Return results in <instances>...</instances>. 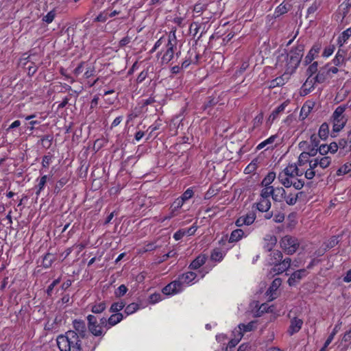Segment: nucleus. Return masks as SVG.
<instances>
[{
	"instance_id": "1",
	"label": "nucleus",
	"mask_w": 351,
	"mask_h": 351,
	"mask_svg": "<svg viewBox=\"0 0 351 351\" xmlns=\"http://www.w3.org/2000/svg\"><path fill=\"white\" fill-rule=\"evenodd\" d=\"M304 49V45L300 44L293 48L289 53H281L278 57L277 64L286 68L283 76L291 75L295 71L301 62Z\"/></svg>"
},
{
	"instance_id": "2",
	"label": "nucleus",
	"mask_w": 351,
	"mask_h": 351,
	"mask_svg": "<svg viewBox=\"0 0 351 351\" xmlns=\"http://www.w3.org/2000/svg\"><path fill=\"white\" fill-rule=\"evenodd\" d=\"M87 321L89 332L95 337H103L106 334L104 328L106 330L111 328V326L108 325V319L104 317H101L99 319V323H98L95 315H88L87 316Z\"/></svg>"
},
{
	"instance_id": "3",
	"label": "nucleus",
	"mask_w": 351,
	"mask_h": 351,
	"mask_svg": "<svg viewBox=\"0 0 351 351\" xmlns=\"http://www.w3.org/2000/svg\"><path fill=\"white\" fill-rule=\"evenodd\" d=\"M176 46L177 39L176 33L175 32H171L168 37V42L166 45V51L161 58L162 64H168L173 58Z\"/></svg>"
},
{
	"instance_id": "4",
	"label": "nucleus",
	"mask_w": 351,
	"mask_h": 351,
	"mask_svg": "<svg viewBox=\"0 0 351 351\" xmlns=\"http://www.w3.org/2000/svg\"><path fill=\"white\" fill-rule=\"evenodd\" d=\"M280 247L287 254H294L300 246V242L295 237L287 235L282 238Z\"/></svg>"
},
{
	"instance_id": "5",
	"label": "nucleus",
	"mask_w": 351,
	"mask_h": 351,
	"mask_svg": "<svg viewBox=\"0 0 351 351\" xmlns=\"http://www.w3.org/2000/svg\"><path fill=\"white\" fill-rule=\"evenodd\" d=\"M346 106H338L332 114L333 132H339L346 125V118L343 115Z\"/></svg>"
},
{
	"instance_id": "6",
	"label": "nucleus",
	"mask_w": 351,
	"mask_h": 351,
	"mask_svg": "<svg viewBox=\"0 0 351 351\" xmlns=\"http://www.w3.org/2000/svg\"><path fill=\"white\" fill-rule=\"evenodd\" d=\"M328 71V65L320 68L317 72V74L315 77H312V79H310L309 77L307 78L305 83L304 84V86H308L310 90L313 88L315 83L321 84L324 82L329 76Z\"/></svg>"
},
{
	"instance_id": "7",
	"label": "nucleus",
	"mask_w": 351,
	"mask_h": 351,
	"mask_svg": "<svg viewBox=\"0 0 351 351\" xmlns=\"http://www.w3.org/2000/svg\"><path fill=\"white\" fill-rule=\"evenodd\" d=\"M319 144V136L317 134H313L310 136L309 141H303L299 143L298 147L301 150L311 152L313 149L315 155L318 152V146Z\"/></svg>"
},
{
	"instance_id": "8",
	"label": "nucleus",
	"mask_w": 351,
	"mask_h": 351,
	"mask_svg": "<svg viewBox=\"0 0 351 351\" xmlns=\"http://www.w3.org/2000/svg\"><path fill=\"white\" fill-rule=\"evenodd\" d=\"M351 0H345L339 6L336 14L337 21H343L346 16L350 11Z\"/></svg>"
},
{
	"instance_id": "9",
	"label": "nucleus",
	"mask_w": 351,
	"mask_h": 351,
	"mask_svg": "<svg viewBox=\"0 0 351 351\" xmlns=\"http://www.w3.org/2000/svg\"><path fill=\"white\" fill-rule=\"evenodd\" d=\"M182 286L179 280H176L162 289V293L165 295H174L182 290Z\"/></svg>"
},
{
	"instance_id": "10",
	"label": "nucleus",
	"mask_w": 351,
	"mask_h": 351,
	"mask_svg": "<svg viewBox=\"0 0 351 351\" xmlns=\"http://www.w3.org/2000/svg\"><path fill=\"white\" fill-rule=\"evenodd\" d=\"M255 219V213L250 212L245 215H243L238 218L235 222V224L238 227L243 226V225L250 226L254 223Z\"/></svg>"
},
{
	"instance_id": "11",
	"label": "nucleus",
	"mask_w": 351,
	"mask_h": 351,
	"mask_svg": "<svg viewBox=\"0 0 351 351\" xmlns=\"http://www.w3.org/2000/svg\"><path fill=\"white\" fill-rule=\"evenodd\" d=\"M291 260L290 258H286L283 261L274 264L273 271L277 274H280L287 271L291 267Z\"/></svg>"
},
{
	"instance_id": "12",
	"label": "nucleus",
	"mask_w": 351,
	"mask_h": 351,
	"mask_svg": "<svg viewBox=\"0 0 351 351\" xmlns=\"http://www.w3.org/2000/svg\"><path fill=\"white\" fill-rule=\"evenodd\" d=\"M308 272L305 269L294 271L288 279L289 285L290 286L295 285L301 279L306 276Z\"/></svg>"
},
{
	"instance_id": "13",
	"label": "nucleus",
	"mask_w": 351,
	"mask_h": 351,
	"mask_svg": "<svg viewBox=\"0 0 351 351\" xmlns=\"http://www.w3.org/2000/svg\"><path fill=\"white\" fill-rule=\"evenodd\" d=\"M303 325V321L301 319H299L296 317L291 319L290 326L288 329V333L290 335H293L295 333H297L302 328Z\"/></svg>"
},
{
	"instance_id": "14",
	"label": "nucleus",
	"mask_w": 351,
	"mask_h": 351,
	"mask_svg": "<svg viewBox=\"0 0 351 351\" xmlns=\"http://www.w3.org/2000/svg\"><path fill=\"white\" fill-rule=\"evenodd\" d=\"M65 335L69 343V346H70L71 351L73 347H75L80 343H81L80 337H78V335L77 334L76 332L73 330H69L65 333Z\"/></svg>"
},
{
	"instance_id": "15",
	"label": "nucleus",
	"mask_w": 351,
	"mask_h": 351,
	"mask_svg": "<svg viewBox=\"0 0 351 351\" xmlns=\"http://www.w3.org/2000/svg\"><path fill=\"white\" fill-rule=\"evenodd\" d=\"M74 331L77 332L79 337L84 338L86 335V326L85 322L82 320L73 321Z\"/></svg>"
},
{
	"instance_id": "16",
	"label": "nucleus",
	"mask_w": 351,
	"mask_h": 351,
	"mask_svg": "<svg viewBox=\"0 0 351 351\" xmlns=\"http://www.w3.org/2000/svg\"><path fill=\"white\" fill-rule=\"evenodd\" d=\"M265 244H264V249L266 251H271L273 247L276 245L277 242V239L274 235L272 234H266L265 238Z\"/></svg>"
},
{
	"instance_id": "17",
	"label": "nucleus",
	"mask_w": 351,
	"mask_h": 351,
	"mask_svg": "<svg viewBox=\"0 0 351 351\" xmlns=\"http://www.w3.org/2000/svg\"><path fill=\"white\" fill-rule=\"evenodd\" d=\"M196 277L197 274L195 273L193 271H189L180 276L178 277V280L181 283L182 286L183 287V285L184 284H190L193 280L195 279Z\"/></svg>"
},
{
	"instance_id": "18",
	"label": "nucleus",
	"mask_w": 351,
	"mask_h": 351,
	"mask_svg": "<svg viewBox=\"0 0 351 351\" xmlns=\"http://www.w3.org/2000/svg\"><path fill=\"white\" fill-rule=\"evenodd\" d=\"M339 236H333L328 241H327L324 245L325 247L323 250H319L318 252V256L324 254V253L330 248L334 247L339 241Z\"/></svg>"
},
{
	"instance_id": "19",
	"label": "nucleus",
	"mask_w": 351,
	"mask_h": 351,
	"mask_svg": "<svg viewBox=\"0 0 351 351\" xmlns=\"http://www.w3.org/2000/svg\"><path fill=\"white\" fill-rule=\"evenodd\" d=\"M311 156H315V152L313 149H311V151L309 152L308 151H303L299 156L298 158V166H303L305 165L306 162L309 163V158Z\"/></svg>"
},
{
	"instance_id": "20",
	"label": "nucleus",
	"mask_w": 351,
	"mask_h": 351,
	"mask_svg": "<svg viewBox=\"0 0 351 351\" xmlns=\"http://www.w3.org/2000/svg\"><path fill=\"white\" fill-rule=\"evenodd\" d=\"M286 191L282 187H273L272 199L275 202H280L285 197Z\"/></svg>"
},
{
	"instance_id": "21",
	"label": "nucleus",
	"mask_w": 351,
	"mask_h": 351,
	"mask_svg": "<svg viewBox=\"0 0 351 351\" xmlns=\"http://www.w3.org/2000/svg\"><path fill=\"white\" fill-rule=\"evenodd\" d=\"M57 344L60 351H71L66 335L58 337Z\"/></svg>"
},
{
	"instance_id": "22",
	"label": "nucleus",
	"mask_w": 351,
	"mask_h": 351,
	"mask_svg": "<svg viewBox=\"0 0 351 351\" xmlns=\"http://www.w3.org/2000/svg\"><path fill=\"white\" fill-rule=\"evenodd\" d=\"M278 180L280 183L283 185L286 188H289L292 186V180L293 178L289 177V176H286L282 172H280L278 176Z\"/></svg>"
},
{
	"instance_id": "23",
	"label": "nucleus",
	"mask_w": 351,
	"mask_h": 351,
	"mask_svg": "<svg viewBox=\"0 0 351 351\" xmlns=\"http://www.w3.org/2000/svg\"><path fill=\"white\" fill-rule=\"evenodd\" d=\"M319 51V47L317 46H314L312 49L308 51L306 57L304 60V63L305 65L310 64L315 58V57L318 54Z\"/></svg>"
},
{
	"instance_id": "24",
	"label": "nucleus",
	"mask_w": 351,
	"mask_h": 351,
	"mask_svg": "<svg viewBox=\"0 0 351 351\" xmlns=\"http://www.w3.org/2000/svg\"><path fill=\"white\" fill-rule=\"evenodd\" d=\"M206 261L205 255H199L189 265L191 269H197L203 265Z\"/></svg>"
},
{
	"instance_id": "25",
	"label": "nucleus",
	"mask_w": 351,
	"mask_h": 351,
	"mask_svg": "<svg viewBox=\"0 0 351 351\" xmlns=\"http://www.w3.org/2000/svg\"><path fill=\"white\" fill-rule=\"evenodd\" d=\"M297 171L298 165L296 164H291L285 168L281 172L294 179L295 178V175L298 174Z\"/></svg>"
},
{
	"instance_id": "26",
	"label": "nucleus",
	"mask_w": 351,
	"mask_h": 351,
	"mask_svg": "<svg viewBox=\"0 0 351 351\" xmlns=\"http://www.w3.org/2000/svg\"><path fill=\"white\" fill-rule=\"evenodd\" d=\"M244 237V232L241 229H236L233 230L230 236L229 242L234 243L241 240Z\"/></svg>"
},
{
	"instance_id": "27",
	"label": "nucleus",
	"mask_w": 351,
	"mask_h": 351,
	"mask_svg": "<svg viewBox=\"0 0 351 351\" xmlns=\"http://www.w3.org/2000/svg\"><path fill=\"white\" fill-rule=\"evenodd\" d=\"M317 159L318 164L319 165V168L322 169H324L329 167L331 164V158L327 156H319L316 157Z\"/></svg>"
},
{
	"instance_id": "28",
	"label": "nucleus",
	"mask_w": 351,
	"mask_h": 351,
	"mask_svg": "<svg viewBox=\"0 0 351 351\" xmlns=\"http://www.w3.org/2000/svg\"><path fill=\"white\" fill-rule=\"evenodd\" d=\"M289 104V101H286L285 102H283L282 104H281L280 106H278L276 108H275L273 112H271V114H270L269 116V119L274 121L275 119H276L278 117V116L279 115V114H280L281 112H282L285 108Z\"/></svg>"
},
{
	"instance_id": "29",
	"label": "nucleus",
	"mask_w": 351,
	"mask_h": 351,
	"mask_svg": "<svg viewBox=\"0 0 351 351\" xmlns=\"http://www.w3.org/2000/svg\"><path fill=\"white\" fill-rule=\"evenodd\" d=\"M351 344V328L347 330L343 335L341 340L340 346L344 349H347Z\"/></svg>"
},
{
	"instance_id": "30",
	"label": "nucleus",
	"mask_w": 351,
	"mask_h": 351,
	"mask_svg": "<svg viewBox=\"0 0 351 351\" xmlns=\"http://www.w3.org/2000/svg\"><path fill=\"white\" fill-rule=\"evenodd\" d=\"M271 208V202L269 199L261 198L257 204V209L261 212H267Z\"/></svg>"
},
{
	"instance_id": "31",
	"label": "nucleus",
	"mask_w": 351,
	"mask_h": 351,
	"mask_svg": "<svg viewBox=\"0 0 351 351\" xmlns=\"http://www.w3.org/2000/svg\"><path fill=\"white\" fill-rule=\"evenodd\" d=\"M106 308V303L104 301L96 302L91 305V311L95 314L101 313Z\"/></svg>"
},
{
	"instance_id": "32",
	"label": "nucleus",
	"mask_w": 351,
	"mask_h": 351,
	"mask_svg": "<svg viewBox=\"0 0 351 351\" xmlns=\"http://www.w3.org/2000/svg\"><path fill=\"white\" fill-rule=\"evenodd\" d=\"M108 319V325H110L112 328L123 320V315L122 313H113Z\"/></svg>"
},
{
	"instance_id": "33",
	"label": "nucleus",
	"mask_w": 351,
	"mask_h": 351,
	"mask_svg": "<svg viewBox=\"0 0 351 351\" xmlns=\"http://www.w3.org/2000/svg\"><path fill=\"white\" fill-rule=\"evenodd\" d=\"M276 178V174L274 171H270L267 173V175L263 178L261 182L262 186H271L270 184L275 180Z\"/></svg>"
},
{
	"instance_id": "34",
	"label": "nucleus",
	"mask_w": 351,
	"mask_h": 351,
	"mask_svg": "<svg viewBox=\"0 0 351 351\" xmlns=\"http://www.w3.org/2000/svg\"><path fill=\"white\" fill-rule=\"evenodd\" d=\"M346 56V52L342 49H339L333 62L336 66H339L344 62L345 58Z\"/></svg>"
},
{
	"instance_id": "35",
	"label": "nucleus",
	"mask_w": 351,
	"mask_h": 351,
	"mask_svg": "<svg viewBox=\"0 0 351 351\" xmlns=\"http://www.w3.org/2000/svg\"><path fill=\"white\" fill-rule=\"evenodd\" d=\"M328 125L326 123H324L321 125L317 135L319 136V140L320 141V139H326L328 137Z\"/></svg>"
},
{
	"instance_id": "36",
	"label": "nucleus",
	"mask_w": 351,
	"mask_h": 351,
	"mask_svg": "<svg viewBox=\"0 0 351 351\" xmlns=\"http://www.w3.org/2000/svg\"><path fill=\"white\" fill-rule=\"evenodd\" d=\"M289 10V5L287 3H281L280 4L276 9L274 12V17L277 18L288 12Z\"/></svg>"
},
{
	"instance_id": "37",
	"label": "nucleus",
	"mask_w": 351,
	"mask_h": 351,
	"mask_svg": "<svg viewBox=\"0 0 351 351\" xmlns=\"http://www.w3.org/2000/svg\"><path fill=\"white\" fill-rule=\"evenodd\" d=\"M254 328H255V323L254 322H249L247 324H240L239 325V330H236L234 332L239 333V332H240L243 334V332H245L252 331Z\"/></svg>"
},
{
	"instance_id": "38",
	"label": "nucleus",
	"mask_w": 351,
	"mask_h": 351,
	"mask_svg": "<svg viewBox=\"0 0 351 351\" xmlns=\"http://www.w3.org/2000/svg\"><path fill=\"white\" fill-rule=\"evenodd\" d=\"M351 36V27L343 31L338 38V44L342 46Z\"/></svg>"
},
{
	"instance_id": "39",
	"label": "nucleus",
	"mask_w": 351,
	"mask_h": 351,
	"mask_svg": "<svg viewBox=\"0 0 351 351\" xmlns=\"http://www.w3.org/2000/svg\"><path fill=\"white\" fill-rule=\"evenodd\" d=\"M125 306V302L123 301H120L118 302H114L112 304L110 308V312L113 313H120L119 311H121L123 308Z\"/></svg>"
},
{
	"instance_id": "40",
	"label": "nucleus",
	"mask_w": 351,
	"mask_h": 351,
	"mask_svg": "<svg viewBox=\"0 0 351 351\" xmlns=\"http://www.w3.org/2000/svg\"><path fill=\"white\" fill-rule=\"evenodd\" d=\"M350 173L351 176V164L350 163H346L341 166L340 168H339L337 171L336 175L337 176H341L343 175H346Z\"/></svg>"
},
{
	"instance_id": "41",
	"label": "nucleus",
	"mask_w": 351,
	"mask_h": 351,
	"mask_svg": "<svg viewBox=\"0 0 351 351\" xmlns=\"http://www.w3.org/2000/svg\"><path fill=\"white\" fill-rule=\"evenodd\" d=\"M261 191V198L269 199V197H272L273 186H263Z\"/></svg>"
},
{
	"instance_id": "42",
	"label": "nucleus",
	"mask_w": 351,
	"mask_h": 351,
	"mask_svg": "<svg viewBox=\"0 0 351 351\" xmlns=\"http://www.w3.org/2000/svg\"><path fill=\"white\" fill-rule=\"evenodd\" d=\"M223 253L219 249H215L211 253L210 258L213 261L220 262L223 258Z\"/></svg>"
},
{
	"instance_id": "43",
	"label": "nucleus",
	"mask_w": 351,
	"mask_h": 351,
	"mask_svg": "<svg viewBox=\"0 0 351 351\" xmlns=\"http://www.w3.org/2000/svg\"><path fill=\"white\" fill-rule=\"evenodd\" d=\"M54 261V257L51 254L47 253L45 255L43 260V266L45 268H49Z\"/></svg>"
},
{
	"instance_id": "44",
	"label": "nucleus",
	"mask_w": 351,
	"mask_h": 351,
	"mask_svg": "<svg viewBox=\"0 0 351 351\" xmlns=\"http://www.w3.org/2000/svg\"><path fill=\"white\" fill-rule=\"evenodd\" d=\"M313 104L312 103H306L302 106L301 111H300V117H302V119H305L308 113L311 112L312 108H313Z\"/></svg>"
},
{
	"instance_id": "45",
	"label": "nucleus",
	"mask_w": 351,
	"mask_h": 351,
	"mask_svg": "<svg viewBox=\"0 0 351 351\" xmlns=\"http://www.w3.org/2000/svg\"><path fill=\"white\" fill-rule=\"evenodd\" d=\"M218 103V99L216 98L209 97L205 102L203 106L204 110H208V112L210 113V109L215 106Z\"/></svg>"
},
{
	"instance_id": "46",
	"label": "nucleus",
	"mask_w": 351,
	"mask_h": 351,
	"mask_svg": "<svg viewBox=\"0 0 351 351\" xmlns=\"http://www.w3.org/2000/svg\"><path fill=\"white\" fill-rule=\"evenodd\" d=\"M277 137H278V136L276 135V134L271 136L267 139H266L264 141H263L261 143H259L258 145V146L256 147V149L260 150V149H263V147H265L267 145L273 144Z\"/></svg>"
},
{
	"instance_id": "47",
	"label": "nucleus",
	"mask_w": 351,
	"mask_h": 351,
	"mask_svg": "<svg viewBox=\"0 0 351 351\" xmlns=\"http://www.w3.org/2000/svg\"><path fill=\"white\" fill-rule=\"evenodd\" d=\"M138 308V304L133 302L125 306L124 313L126 314V315H130L135 313Z\"/></svg>"
},
{
	"instance_id": "48",
	"label": "nucleus",
	"mask_w": 351,
	"mask_h": 351,
	"mask_svg": "<svg viewBox=\"0 0 351 351\" xmlns=\"http://www.w3.org/2000/svg\"><path fill=\"white\" fill-rule=\"evenodd\" d=\"M298 195L299 193H297L296 195L290 193L287 195L285 194V197L283 199L285 200L286 203L288 205L292 206L296 204Z\"/></svg>"
},
{
	"instance_id": "49",
	"label": "nucleus",
	"mask_w": 351,
	"mask_h": 351,
	"mask_svg": "<svg viewBox=\"0 0 351 351\" xmlns=\"http://www.w3.org/2000/svg\"><path fill=\"white\" fill-rule=\"evenodd\" d=\"M56 15V11L55 9L51 10L46 15H45L43 17V21L47 23H51L53 19H55V16Z\"/></svg>"
},
{
	"instance_id": "50",
	"label": "nucleus",
	"mask_w": 351,
	"mask_h": 351,
	"mask_svg": "<svg viewBox=\"0 0 351 351\" xmlns=\"http://www.w3.org/2000/svg\"><path fill=\"white\" fill-rule=\"evenodd\" d=\"M282 258V254L279 250H274L271 254V260L272 261V263L274 265L279 261H281Z\"/></svg>"
},
{
	"instance_id": "51",
	"label": "nucleus",
	"mask_w": 351,
	"mask_h": 351,
	"mask_svg": "<svg viewBox=\"0 0 351 351\" xmlns=\"http://www.w3.org/2000/svg\"><path fill=\"white\" fill-rule=\"evenodd\" d=\"M47 176L45 175V176H42L40 180H39V182L38 184V185L36 186V188H37V191H36V195H39L40 193L43 190L45 186V184L47 182Z\"/></svg>"
},
{
	"instance_id": "52",
	"label": "nucleus",
	"mask_w": 351,
	"mask_h": 351,
	"mask_svg": "<svg viewBox=\"0 0 351 351\" xmlns=\"http://www.w3.org/2000/svg\"><path fill=\"white\" fill-rule=\"evenodd\" d=\"M318 64L317 62H314L313 64H311L308 68L307 69V74L308 75V77L310 79H312V76L313 74L318 72Z\"/></svg>"
},
{
	"instance_id": "53",
	"label": "nucleus",
	"mask_w": 351,
	"mask_h": 351,
	"mask_svg": "<svg viewBox=\"0 0 351 351\" xmlns=\"http://www.w3.org/2000/svg\"><path fill=\"white\" fill-rule=\"evenodd\" d=\"M339 329H340V325L337 324V325L335 326V327H334V328L332 330V332L330 334V335L328 336V339L325 341V346H329L330 345V343L332 342V341L333 340L335 336L338 332Z\"/></svg>"
},
{
	"instance_id": "54",
	"label": "nucleus",
	"mask_w": 351,
	"mask_h": 351,
	"mask_svg": "<svg viewBox=\"0 0 351 351\" xmlns=\"http://www.w3.org/2000/svg\"><path fill=\"white\" fill-rule=\"evenodd\" d=\"M184 203V202L180 197L177 198L171 204V208L172 213H174L176 210L180 208L183 206Z\"/></svg>"
},
{
	"instance_id": "55",
	"label": "nucleus",
	"mask_w": 351,
	"mask_h": 351,
	"mask_svg": "<svg viewBox=\"0 0 351 351\" xmlns=\"http://www.w3.org/2000/svg\"><path fill=\"white\" fill-rule=\"evenodd\" d=\"M258 167V160H253L245 169V172L246 173H250L254 171Z\"/></svg>"
},
{
	"instance_id": "56",
	"label": "nucleus",
	"mask_w": 351,
	"mask_h": 351,
	"mask_svg": "<svg viewBox=\"0 0 351 351\" xmlns=\"http://www.w3.org/2000/svg\"><path fill=\"white\" fill-rule=\"evenodd\" d=\"M242 337H243V333L239 332L237 336L235 335V337L232 339L228 342V347L230 348L235 347L239 343V342L241 339Z\"/></svg>"
},
{
	"instance_id": "57",
	"label": "nucleus",
	"mask_w": 351,
	"mask_h": 351,
	"mask_svg": "<svg viewBox=\"0 0 351 351\" xmlns=\"http://www.w3.org/2000/svg\"><path fill=\"white\" fill-rule=\"evenodd\" d=\"M308 167L309 169H311L313 171L318 173V168H319V165L318 164L317 159L315 158L310 160Z\"/></svg>"
},
{
	"instance_id": "58",
	"label": "nucleus",
	"mask_w": 351,
	"mask_h": 351,
	"mask_svg": "<svg viewBox=\"0 0 351 351\" xmlns=\"http://www.w3.org/2000/svg\"><path fill=\"white\" fill-rule=\"evenodd\" d=\"M304 185V180H302V179H295V178L294 179H293L292 180V186L295 189H301Z\"/></svg>"
},
{
	"instance_id": "59",
	"label": "nucleus",
	"mask_w": 351,
	"mask_h": 351,
	"mask_svg": "<svg viewBox=\"0 0 351 351\" xmlns=\"http://www.w3.org/2000/svg\"><path fill=\"white\" fill-rule=\"evenodd\" d=\"M127 291L128 288L126 287V286L124 285H121L115 291V295L117 297H121L126 293Z\"/></svg>"
},
{
	"instance_id": "60",
	"label": "nucleus",
	"mask_w": 351,
	"mask_h": 351,
	"mask_svg": "<svg viewBox=\"0 0 351 351\" xmlns=\"http://www.w3.org/2000/svg\"><path fill=\"white\" fill-rule=\"evenodd\" d=\"M335 49V45H328L324 49L322 56L324 57H328L333 53Z\"/></svg>"
},
{
	"instance_id": "61",
	"label": "nucleus",
	"mask_w": 351,
	"mask_h": 351,
	"mask_svg": "<svg viewBox=\"0 0 351 351\" xmlns=\"http://www.w3.org/2000/svg\"><path fill=\"white\" fill-rule=\"evenodd\" d=\"M193 195V191L191 189H186L184 193L180 196V197L184 201L186 202V200L191 198Z\"/></svg>"
},
{
	"instance_id": "62",
	"label": "nucleus",
	"mask_w": 351,
	"mask_h": 351,
	"mask_svg": "<svg viewBox=\"0 0 351 351\" xmlns=\"http://www.w3.org/2000/svg\"><path fill=\"white\" fill-rule=\"evenodd\" d=\"M318 152H319L321 156H324L327 154L328 152H330L328 145L322 144L319 146H318Z\"/></svg>"
},
{
	"instance_id": "63",
	"label": "nucleus",
	"mask_w": 351,
	"mask_h": 351,
	"mask_svg": "<svg viewBox=\"0 0 351 351\" xmlns=\"http://www.w3.org/2000/svg\"><path fill=\"white\" fill-rule=\"evenodd\" d=\"M285 84L284 79L282 77H276L275 80H272L271 82V87H275L276 86H282Z\"/></svg>"
},
{
	"instance_id": "64",
	"label": "nucleus",
	"mask_w": 351,
	"mask_h": 351,
	"mask_svg": "<svg viewBox=\"0 0 351 351\" xmlns=\"http://www.w3.org/2000/svg\"><path fill=\"white\" fill-rule=\"evenodd\" d=\"M51 162V156L46 155L44 156L42 160V165L45 168H47Z\"/></svg>"
}]
</instances>
